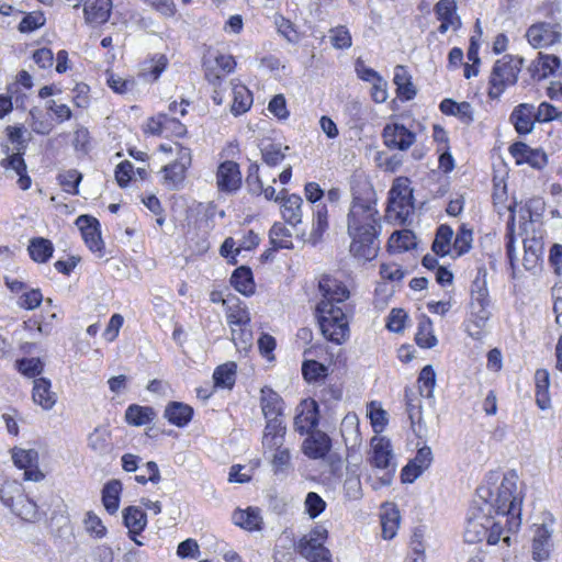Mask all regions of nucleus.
Here are the masks:
<instances>
[{"label":"nucleus","mask_w":562,"mask_h":562,"mask_svg":"<svg viewBox=\"0 0 562 562\" xmlns=\"http://www.w3.org/2000/svg\"><path fill=\"white\" fill-rule=\"evenodd\" d=\"M415 246V236L409 231L395 232L390 237V247L405 251Z\"/></svg>","instance_id":"bf43d9fd"},{"label":"nucleus","mask_w":562,"mask_h":562,"mask_svg":"<svg viewBox=\"0 0 562 562\" xmlns=\"http://www.w3.org/2000/svg\"><path fill=\"white\" fill-rule=\"evenodd\" d=\"M50 387L52 383L46 378H37L33 382V401L45 411L52 409L57 402V395Z\"/></svg>","instance_id":"6ab92c4d"},{"label":"nucleus","mask_w":562,"mask_h":562,"mask_svg":"<svg viewBox=\"0 0 562 562\" xmlns=\"http://www.w3.org/2000/svg\"><path fill=\"white\" fill-rule=\"evenodd\" d=\"M85 528L95 538H102L105 536L106 529L103 526L101 519L93 513L89 512L85 518Z\"/></svg>","instance_id":"774afa93"},{"label":"nucleus","mask_w":562,"mask_h":562,"mask_svg":"<svg viewBox=\"0 0 562 562\" xmlns=\"http://www.w3.org/2000/svg\"><path fill=\"white\" fill-rule=\"evenodd\" d=\"M11 510L21 519L26 521H33L37 518V505L32 499H29L23 495L16 503H14Z\"/></svg>","instance_id":"49530a36"},{"label":"nucleus","mask_w":562,"mask_h":562,"mask_svg":"<svg viewBox=\"0 0 562 562\" xmlns=\"http://www.w3.org/2000/svg\"><path fill=\"white\" fill-rule=\"evenodd\" d=\"M552 529L546 524L537 526L532 539V558L536 561H543L550 553V538Z\"/></svg>","instance_id":"5701e85b"},{"label":"nucleus","mask_w":562,"mask_h":562,"mask_svg":"<svg viewBox=\"0 0 562 562\" xmlns=\"http://www.w3.org/2000/svg\"><path fill=\"white\" fill-rule=\"evenodd\" d=\"M274 24L278 33L289 43L296 44L300 41V33L295 30L293 23L290 20L278 15L274 18Z\"/></svg>","instance_id":"6e6d98bb"},{"label":"nucleus","mask_w":562,"mask_h":562,"mask_svg":"<svg viewBox=\"0 0 562 562\" xmlns=\"http://www.w3.org/2000/svg\"><path fill=\"white\" fill-rule=\"evenodd\" d=\"M432 460L430 447L424 446L419 448L415 458L403 468L401 473L402 481L404 483H413L430 467Z\"/></svg>","instance_id":"ddd939ff"},{"label":"nucleus","mask_w":562,"mask_h":562,"mask_svg":"<svg viewBox=\"0 0 562 562\" xmlns=\"http://www.w3.org/2000/svg\"><path fill=\"white\" fill-rule=\"evenodd\" d=\"M331 45L337 49L349 48L352 38L348 29L344 25L336 26L329 31Z\"/></svg>","instance_id":"052dcab7"},{"label":"nucleus","mask_w":562,"mask_h":562,"mask_svg":"<svg viewBox=\"0 0 562 562\" xmlns=\"http://www.w3.org/2000/svg\"><path fill=\"white\" fill-rule=\"evenodd\" d=\"M526 37L535 48L550 46L561 41L562 26L558 22H538L528 27Z\"/></svg>","instance_id":"1a4fd4ad"},{"label":"nucleus","mask_w":562,"mask_h":562,"mask_svg":"<svg viewBox=\"0 0 562 562\" xmlns=\"http://www.w3.org/2000/svg\"><path fill=\"white\" fill-rule=\"evenodd\" d=\"M188 168L176 162L169 164L164 167L165 183L170 189H177L184 180Z\"/></svg>","instance_id":"8fccbe9b"},{"label":"nucleus","mask_w":562,"mask_h":562,"mask_svg":"<svg viewBox=\"0 0 562 562\" xmlns=\"http://www.w3.org/2000/svg\"><path fill=\"white\" fill-rule=\"evenodd\" d=\"M216 186L220 191L232 193L241 186V172L239 165L232 160L220 164L216 172Z\"/></svg>","instance_id":"9b49d317"},{"label":"nucleus","mask_w":562,"mask_h":562,"mask_svg":"<svg viewBox=\"0 0 562 562\" xmlns=\"http://www.w3.org/2000/svg\"><path fill=\"white\" fill-rule=\"evenodd\" d=\"M352 201L347 215V232L351 238L350 254L364 261L374 259L380 249V217L375 192L369 182H358L351 189Z\"/></svg>","instance_id":"f257e3e1"},{"label":"nucleus","mask_w":562,"mask_h":562,"mask_svg":"<svg viewBox=\"0 0 562 562\" xmlns=\"http://www.w3.org/2000/svg\"><path fill=\"white\" fill-rule=\"evenodd\" d=\"M384 145L390 149L407 150L416 140V135L403 124H386L382 132Z\"/></svg>","instance_id":"9d476101"},{"label":"nucleus","mask_w":562,"mask_h":562,"mask_svg":"<svg viewBox=\"0 0 562 562\" xmlns=\"http://www.w3.org/2000/svg\"><path fill=\"white\" fill-rule=\"evenodd\" d=\"M232 340L239 350H247L252 345V333L247 326L232 328Z\"/></svg>","instance_id":"680f3d73"},{"label":"nucleus","mask_w":562,"mask_h":562,"mask_svg":"<svg viewBox=\"0 0 562 562\" xmlns=\"http://www.w3.org/2000/svg\"><path fill=\"white\" fill-rule=\"evenodd\" d=\"M536 403L542 411L550 408L551 400L549 394L550 374L546 369H538L535 373Z\"/></svg>","instance_id":"a878e982"},{"label":"nucleus","mask_w":562,"mask_h":562,"mask_svg":"<svg viewBox=\"0 0 562 562\" xmlns=\"http://www.w3.org/2000/svg\"><path fill=\"white\" fill-rule=\"evenodd\" d=\"M281 202V213L284 221L292 226L300 224L303 215L302 198L297 194L284 195Z\"/></svg>","instance_id":"b1692460"},{"label":"nucleus","mask_w":562,"mask_h":562,"mask_svg":"<svg viewBox=\"0 0 562 562\" xmlns=\"http://www.w3.org/2000/svg\"><path fill=\"white\" fill-rule=\"evenodd\" d=\"M123 520L128 535H139L147 525L145 512L136 506H128L123 510Z\"/></svg>","instance_id":"c756f323"},{"label":"nucleus","mask_w":562,"mask_h":562,"mask_svg":"<svg viewBox=\"0 0 562 562\" xmlns=\"http://www.w3.org/2000/svg\"><path fill=\"white\" fill-rule=\"evenodd\" d=\"M4 169H11L19 176L18 186L21 190H27L31 188L32 180L26 172V164L23 159V153L20 150L10 155L8 158L2 159L0 162Z\"/></svg>","instance_id":"4be33fe9"},{"label":"nucleus","mask_w":562,"mask_h":562,"mask_svg":"<svg viewBox=\"0 0 562 562\" xmlns=\"http://www.w3.org/2000/svg\"><path fill=\"white\" fill-rule=\"evenodd\" d=\"M12 459L20 469L35 468L38 464V452L34 449H14Z\"/></svg>","instance_id":"603ef678"},{"label":"nucleus","mask_w":562,"mask_h":562,"mask_svg":"<svg viewBox=\"0 0 562 562\" xmlns=\"http://www.w3.org/2000/svg\"><path fill=\"white\" fill-rule=\"evenodd\" d=\"M406 411L412 425L422 423V405L419 396L412 389H405Z\"/></svg>","instance_id":"09e8293b"},{"label":"nucleus","mask_w":562,"mask_h":562,"mask_svg":"<svg viewBox=\"0 0 562 562\" xmlns=\"http://www.w3.org/2000/svg\"><path fill=\"white\" fill-rule=\"evenodd\" d=\"M305 513L315 519L326 509V502L315 492L307 493L304 501Z\"/></svg>","instance_id":"13d9d810"},{"label":"nucleus","mask_w":562,"mask_h":562,"mask_svg":"<svg viewBox=\"0 0 562 562\" xmlns=\"http://www.w3.org/2000/svg\"><path fill=\"white\" fill-rule=\"evenodd\" d=\"M328 530L323 525H316L308 535L301 539L299 548L301 554H311L313 550L324 548Z\"/></svg>","instance_id":"bb28decb"},{"label":"nucleus","mask_w":562,"mask_h":562,"mask_svg":"<svg viewBox=\"0 0 562 562\" xmlns=\"http://www.w3.org/2000/svg\"><path fill=\"white\" fill-rule=\"evenodd\" d=\"M318 425V405L315 401L304 400L297 407L294 428L301 435H310Z\"/></svg>","instance_id":"f8f14e48"},{"label":"nucleus","mask_w":562,"mask_h":562,"mask_svg":"<svg viewBox=\"0 0 562 562\" xmlns=\"http://www.w3.org/2000/svg\"><path fill=\"white\" fill-rule=\"evenodd\" d=\"M231 283L244 295H250L255 292V282L250 268L241 266L237 268L231 278Z\"/></svg>","instance_id":"2f4dec72"},{"label":"nucleus","mask_w":562,"mask_h":562,"mask_svg":"<svg viewBox=\"0 0 562 562\" xmlns=\"http://www.w3.org/2000/svg\"><path fill=\"white\" fill-rule=\"evenodd\" d=\"M268 459L272 465L274 474L284 473L291 464V453L289 448L283 447L268 452Z\"/></svg>","instance_id":"c03bdc74"},{"label":"nucleus","mask_w":562,"mask_h":562,"mask_svg":"<svg viewBox=\"0 0 562 562\" xmlns=\"http://www.w3.org/2000/svg\"><path fill=\"white\" fill-rule=\"evenodd\" d=\"M487 271L484 267L477 268L476 276L470 286V315L467 323V333L474 339H480L482 329L491 316V299L487 289Z\"/></svg>","instance_id":"20e7f679"},{"label":"nucleus","mask_w":562,"mask_h":562,"mask_svg":"<svg viewBox=\"0 0 562 562\" xmlns=\"http://www.w3.org/2000/svg\"><path fill=\"white\" fill-rule=\"evenodd\" d=\"M27 250L34 261L43 263L53 256L54 246L49 239L36 237L31 239Z\"/></svg>","instance_id":"c9c22d12"},{"label":"nucleus","mask_w":562,"mask_h":562,"mask_svg":"<svg viewBox=\"0 0 562 562\" xmlns=\"http://www.w3.org/2000/svg\"><path fill=\"white\" fill-rule=\"evenodd\" d=\"M45 16L40 12H32L26 14L19 24L21 33L33 32L45 24Z\"/></svg>","instance_id":"0e129e2a"},{"label":"nucleus","mask_w":562,"mask_h":562,"mask_svg":"<svg viewBox=\"0 0 562 562\" xmlns=\"http://www.w3.org/2000/svg\"><path fill=\"white\" fill-rule=\"evenodd\" d=\"M560 67V58L554 55L539 54V58L535 61L529 70L536 80H541L552 75L557 68Z\"/></svg>","instance_id":"c85d7f7f"},{"label":"nucleus","mask_w":562,"mask_h":562,"mask_svg":"<svg viewBox=\"0 0 562 562\" xmlns=\"http://www.w3.org/2000/svg\"><path fill=\"white\" fill-rule=\"evenodd\" d=\"M260 406L265 418L283 417V400L272 389L265 386L260 391Z\"/></svg>","instance_id":"412c9836"},{"label":"nucleus","mask_w":562,"mask_h":562,"mask_svg":"<svg viewBox=\"0 0 562 562\" xmlns=\"http://www.w3.org/2000/svg\"><path fill=\"white\" fill-rule=\"evenodd\" d=\"M156 416L151 407L132 404L125 412V419L134 426H143L149 424Z\"/></svg>","instance_id":"4c0bfd02"},{"label":"nucleus","mask_w":562,"mask_h":562,"mask_svg":"<svg viewBox=\"0 0 562 562\" xmlns=\"http://www.w3.org/2000/svg\"><path fill=\"white\" fill-rule=\"evenodd\" d=\"M562 119V112L548 102H542L535 108V120L538 122H550Z\"/></svg>","instance_id":"e2e57ef3"},{"label":"nucleus","mask_w":562,"mask_h":562,"mask_svg":"<svg viewBox=\"0 0 562 562\" xmlns=\"http://www.w3.org/2000/svg\"><path fill=\"white\" fill-rule=\"evenodd\" d=\"M535 121V106L532 104L521 103L510 114V122L519 134L530 133L533 130Z\"/></svg>","instance_id":"a211bd4d"},{"label":"nucleus","mask_w":562,"mask_h":562,"mask_svg":"<svg viewBox=\"0 0 562 562\" xmlns=\"http://www.w3.org/2000/svg\"><path fill=\"white\" fill-rule=\"evenodd\" d=\"M270 243L277 249L291 248V233L290 231L282 224L276 223L269 233Z\"/></svg>","instance_id":"de8ad7c7"},{"label":"nucleus","mask_w":562,"mask_h":562,"mask_svg":"<svg viewBox=\"0 0 562 562\" xmlns=\"http://www.w3.org/2000/svg\"><path fill=\"white\" fill-rule=\"evenodd\" d=\"M19 371L30 378L42 373L44 364L40 358H26L18 361Z\"/></svg>","instance_id":"69168bd1"},{"label":"nucleus","mask_w":562,"mask_h":562,"mask_svg":"<svg viewBox=\"0 0 562 562\" xmlns=\"http://www.w3.org/2000/svg\"><path fill=\"white\" fill-rule=\"evenodd\" d=\"M453 236V231L448 225H440L436 233V238L432 243V250L436 255L446 256L450 251V243Z\"/></svg>","instance_id":"37998d69"},{"label":"nucleus","mask_w":562,"mask_h":562,"mask_svg":"<svg viewBox=\"0 0 562 562\" xmlns=\"http://www.w3.org/2000/svg\"><path fill=\"white\" fill-rule=\"evenodd\" d=\"M331 448V440L321 430L312 431L303 441V453L311 459H323Z\"/></svg>","instance_id":"f3484780"},{"label":"nucleus","mask_w":562,"mask_h":562,"mask_svg":"<svg viewBox=\"0 0 562 562\" xmlns=\"http://www.w3.org/2000/svg\"><path fill=\"white\" fill-rule=\"evenodd\" d=\"M192 415V407L180 402H172L165 409V417L170 424L178 427H184L188 425Z\"/></svg>","instance_id":"cd10ccee"},{"label":"nucleus","mask_w":562,"mask_h":562,"mask_svg":"<svg viewBox=\"0 0 562 562\" xmlns=\"http://www.w3.org/2000/svg\"><path fill=\"white\" fill-rule=\"evenodd\" d=\"M400 513L394 507L385 508L381 515L382 536L392 539L397 532Z\"/></svg>","instance_id":"ea45409f"},{"label":"nucleus","mask_w":562,"mask_h":562,"mask_svg":"<svg viewBox=\"0 0 562 562\" xmlns=\"http://www.w3.org/2000/svg\"><path fill=\"white\" fill-rule=\"evenodd\" d=\"M417 382L419 395L426 398H432L436 385V373L431 366H426L422 369Z\"/></svg>","instance_id":"a19ab883"},{"label":"nucleus","mask_w":562,"mask_h":562,"mask_svg":"<svg viewBox=\"0 0 562 562\" xmlns=\"http://www.w3.org/2000/svg\"><path fill=\"white\" fill-rule=\"evenodd\" d=\"M415 340L422 348H432L437 345V338L434 335L432 324L429 318L419 322Z\"/></svg>","instance_id":"a18cd8bd"},{"label":"nucleus","mask_w":562,"mask_h":562,"mask_svg":"<svg viewBox=\"0 0 562 562\" xmlns=\"http://www.w3.org/2000/svg\"><path fill=\"white\" fill-rule=\"evenodd\" d=\"M518 476L514 471L505 474L490 472L485 483L477 488V496L483 501L482 507L506 526L507 531L518 530L521 520V497L517 492Z\"/></svg>","instance_id":"f03ea898"},{"label":"nucleus","mask_w":562,"mask_h":562,"mask_svg":"<svg viewBox=\"0 0 562 562\" xmlns=\"http://www.w3.org/2000/svg\"><path fill=\"white\" fill-rule=\"evenodd\" d=\"M509 153L517 165L528 164L535 169H542L547 166V155L541 149H535L527 144L517 142L509 147Z\"/></svg>","instance_id":"4468645a"},{"label":"nucleus","mask_w":562,"mask_h":562,"mask_svg":"<svg viewBox=\"0 0 562 562\" xmlns=\"http://www.w3.org/2000/svg\"><path fill=\"white\" fill-rule=\"evenodd\" d=\"M77 225L79 226L82 238L89 249L93 252H102L103 241L98 220L89 215H80L77 218Z\"/></svg>","instance_id":"2eb2a0df"},{"label":"nucleus","mask_w":562,"mask_h":562,"mask_svg":"<svg viewBox=\"0 0 562 562\" xmlns=\"http://www.w3.org/2000/svg\"><path fill=\"white\" fill-rule=\"evenodd\" d=\"M42 301L43 295L38 289L25 290L20 295L18 305L25 310H34Z\"/></svg>","instance_id":"338daca9"},{"label":"nucleus","mask_w":562,"mask_h":562,"mask_svg":"<svg viewBox=\"0 0 562 562\" xmlns=\"http://www.w3.org/2000/svg\"><path fill=\"white\" fill-rule=\"evenodd\" d=\"M233 520L237 526L247 530H259L262 525L260 510L255 507H248L245 510L238 509L233 514Z\"/></svg>","instance_id":"7c9ffc66"},{"label":"nucleus","mask_w":562,"mask_h":562,"mask_svg":"<svg viewBox=\"0 0 562 562\" xmlns=\"http://www.w3.org/2000/svg\"><path fill=\"white\" fill-rule=\"evenodd\" d=\"M236 61L232 55L207 52L203 59L205 79L216 86L227 75L234 71Z\"/></svg>","instance_id":"6e6552de"},{"label":"nucleus","mask_w":562,"mask_h":562,"mask_svg":"<svg viewBox=\"0 0 562 562\" xmlns=\"http://www.w3.org/2000/svg\"><path fill=\"white\" fill-rule=\"evenodd\" d=\"M22 496V486L16 481H5L0 487V499L10 509L13 508L14 498Z\"/></svg>","instance_id":"3c124183"},{"label":"nucleus","mask_w":562,"mask_h":562,"mask_svg":"<svg viewBox=\"0 0 562 562\" xmlns=\"http://www.w3.org/2000/svg\"><path fill=\"white\" fill-rule=\"evenodd\" d=\"M393 458L390 440L374 438L372 441L371 463L379 469L390 470Z\"/></svg>","instance_id":"393cba45"},{"label":"nucleus","mask_w":562,"mask_h":562,"mask_svg":"<svg viewBox=\"0 0 562 562\" xmlns=\"http://www.w3.org/2000/svg\"><path fill=\"white\" fill-rule=\"evenodd\" d=\"M328 228V210L325 204H317L313 215V227L311 232V239L313 243H317L323 234Z\"/></svg>","instance_id":"58836bf2"},{"label":"nucleus","mask_w":562,"mask_h":562,"mask_svg":"<svg viewBox=\"0 0 562 562\" xmlns=\"http://www.w3.org/2000/svg\"><path fill=\"white\" fill-rule=\"evenodd\" d=\"M318 286L323 295V300L316 305L319 328L327 340L341 345L349 337L344 304L349 297V290L341 281L330 276H323Z\"/></svg>","instance_id":"7ed1b4c3"},{"label":"nucleus","mask_w":562,"mask_h":562,"mask_svg":"<svg viewBox=\"0 0 562 562\" xmlns=\"http://www.w3.org/2000/svg\"><path fill=\"white\" fill-rule=\"evenodd\" d=\"M522 63L521 57L512 55H505L495 63L490 78V98L497 99L504 92L506 86L516 83Z\"/></svg>","instance_id":"423d86ee"},{"label":"nucleus","mask_w":562,"mask_h":562,"mask_svg":"<svg viewBox=\"0 0 562 562\" xmlns=\"http://www.w3.org/2000/svg\"><path fill=\"white\" fill-rule=\"evenodd\" d=\"M252 104V94L244 85H234L232 113L237 116L246 113Z\"/></svg>","instance_id":"473e14b6"},{"label":"nucleus","mask_w":562,"mask_h":562,"mask_svg":"<svg viewBox=\"0 0 562 562\" xmlns=\"http://www.w3.org/2000/svg\"><path fill=\"white\" fill-rule=\"evenodd\" d=\"M437 19L441 22L438 31L441 34L449 29L457 31L461 26V20L457 14V2L454 0H440L435 5Z\"/></svg>","instance_id":"dca6fc26"},{"label":"nucleus","mask_w":562,"mask_h":562,"mask_svg":"<svg viewBox=\"0 0 562 562\" xmlns=\"http://www.w3.org/2000/svg\"><path fill=\"white\" fill-rule=\"evenodd\" d=\"M473 237H472V231L467 228L465 225H462L457 233V236L454 238L452 249L457 256H462L467 254L472 244Z\"/></svg>","instance_id":"4d7b16f0"},{"label":"nucleus","mask_w":562,"mask_h":562,"mask_svg":"<svg viewBox=\"0 0 562 562\" xmlns=\"http://www.w3.org/2000/svg\"><path fill=\"white\" fill-rule=\"evenodd\" d=\"M213 379L215 385L231 389L236 380V364L227 362L218 366L213 373Z\"/></svg>","instance_id":"79ce46f5"},{"label":"nucleus","mask_w":562,"mask_h":562,"mask_svg":"<svg viewBox=\"0 0 562 562\" xmlns=\"http://www.w3.org/2000/svg\"><path fill=\"white\" fill-rule=\"evenodd\" d=\"M509 532L506 526L493 515L477 507L473 508L471 516L468 518L464 540L469 543H476L486 539L488 544H496L503 538V541L509 546Z\"/></svg>","instance_id":"39448f33"},{"label":"nucleus","mask_w":562,"mask_h":562,"mask_svg":"<svg viewBox=\"0 0 562 562\" xmlns=\"http://www.w3.org/2000/svg\"><path fill=\"white\" fill-rule=\"evenodd\" d=\"M121 492L122 483L119 480H111L103 486L102 503L108 513L114 514L117 512Z\"/></svg>","instance_id":"72a5a7b5"},{"label":"nucleus","mask_w":562,"mask_h":562,"mask_svg":"<svg viewBox=\"0 0 562 562\" xmlns=\"http://www.w3.org/2000/svg\"><path fill=\"white\" fill-rule=\"evenodd\" d=\"M413 211V190L405 177L396 178L389 192L386 212L404 221Z\"/></svg>","instance_id":"0eeeda50"},{"label":"nucleus","mask_w":562,"mask_h":562,"mask_svg":"<svg viewBox=\"0 0 562 562\" xmlns=\"http://www.w3.org/2000/svg\"><path fill=\"white\" fill-rule=\"evenodd\" d=\"M82 179V175L76 169H69L58 175L59 184L64 191L70 194H78V186Z\"/></svg>","instance_id":"864d4df0"},{"label":"nucleus","mask_w":562,"mask_h":562,"mask_svg":"<svg viewBox=\"0 0 562 562\" xmlns=\"http://www.w3.org/2000/svg\"><path fill=\"white\" fill-rule=\"evenodd\" d=\"M88 447L98 454H105L111 450V434L106 427H97L88 436Z\"/></svg>","instance_id":"f704fd0d"},{"label":"nucleus","mask_w":562,"mask_h":562,"mask_svg":"<svg viewBox=\"0 0 562 562\" xmlns=\"http://www.w3.org/2000/svg\"><path fill=\"white\" fill-rule=\"evenodd\" d=\"M111 9V0H88L83 8L86 22L89 24L105 23L110 18Z\"/></svg>","instance_id":"aec40b11"},{"label":"nucleus","mask_w":562,"mask_h":562,"mask_svg":"<svg viewBox=\"0 0 562 562\" xmlns=\"http://www.w3.org/2000/svg\"><path fill=\"white\" fill-rule=\"evenodd\" d=\"M289 146H283L281 143H263L260 147L261 157L266 165L276 167L285 158V151Z\"/></svg>","instance_id":"e433bc0d"},{"label":"nucleus","mask_w":562,"mask_h":562,"mask_svg":"<svg viewBox=\"0 0 562 562\" xmlns=\"http://www.w3.org/2000/svg\"><path fill=\"white\" fill-rule=\"evenodd\" d=\"M302 373L306 381L316 382L327 375V367L316 360H306L303 362Z\"/></svg>","instance_id":"5fc2aeb1"}]
</instances>
